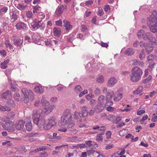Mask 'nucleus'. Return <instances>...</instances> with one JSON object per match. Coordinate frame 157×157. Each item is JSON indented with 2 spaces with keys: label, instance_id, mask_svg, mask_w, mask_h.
I'll return each mask as SVG.
<instances>
[{
  "label": "nucleus",
  "instance_id": "nucleus-47",
  "mask_svg": "<svg viewBox=\"0 0 157 157\" xmlns=\"http://www.w3.org/2000/svg\"><path fill=\"white\" fill-rule=\"evenodd\" d=\"M149 63V64L148 66L149 70L151 71L153 68H154V66L155 65L156 63Z\"/></svg>",
  "mask_w": 157,
  "mask_h": 157
},
{
  "label": "nucleus",
  "instance_id": "nucleus-48",
  "mask_svg": "<svg viewBox=\"0 0 157 157\" xmlns=\"http://www.w3.org/2000/svg\"><path fill=\"white\" fill-rule=\"evenodd\" d=\"M15 114L13 112L11 111L9 112L8 114V116L10 118H13L15 116Z\"/></svg>",
  "mask_w": 157,
  "mask_h": 157
},
{
  "label": "nucleus",
  "instance_id": "nucleus-9",
  "mask_svg": "<svg viewBox=\"0 0 157 157\" xmlns=\"http://www.w3.org/2000/svg\"><path fill=\"white\" fill-rule=\"evenodd\" d=\"M114 94L113 91L111 92H108L106 96V105L108 106L112 105L113 104V102L110 101V99L112 98L113 95Z\"/></svg>",
  "mask_w": 157,
  "mask_h": 157
},
{
  "label": "nucleus",
  "instance_id": "nucleus-22",
  "mask_svg": "<svg viewBox=\"0 0 157 157\" xmlns=\"http://www.w3.org/2000/svg\"><path fill=\"white\" fill-rule=\"evenodd\" d=\"M53 33L54 36L59 37L61 33V29L59 28H54L53 29Z\"/></svg>",
  "mask_w": 157,
  "mask_h": 157
},
{
  "label": "nucleus",
  "instance_id": "nucleus-57",
  "mask_svg": "<svg viewBox=\"0 0 157 157\" xmlns=\"http://www.w3.org/2000/svg\"><path fill=\"white\" fill-rule=\"evenodd\" d=\"M79 113L75 111L74 112V118L75 119H77L78 118V115H79Z\"/></svg>",
  "mask_w": 157,
  "mask_h": 157
},
{
  "label": "nucleus",
  "instance_id": "nucleus-23",
  "mask_svg": "<svg viewBox=\"0 0 157 157\" xmlns=\"http://www.w3.org/2000/svg\"><path fill=\"white\" fill-rule=\"evenodd\" d=\"M25 127L26 130L30 132L31 131L32 129V124L30 121L28 122L25 124Z\"/></svg>",
  "mask_w": 157,
  "mask_h": 157
},
{
  "label": "nucleus",
  "instance_id": "nucleus-59",
  "mask_svg": "<svg viewBox=\"0 0 157 157\" xmlns=\"http://www.w3.org/2000/svg\"><path fill=\"white\" fill-rule=\"evenodd\" d=\"M112 133L110 131H107L106 133V135L108 139H110L111 137Z\"/></svg>",
  "mask_w": 157,
  "mask_h": 157
},
{
  "label": "nucleus",
  "instance_id": "nucleus-27",
  "mask_svg": "<svg viewBox=\"0 0 157 157\" xmlns=\"http://www.w3.org/2000/svg\"><path fill=\"white\" fill-rule=\"evenodd\" d=\"M155 58L154 56L152 54H150L147 57V62L148 63H153Z\"/></svg>",
  "mask_w": 157,
  "mask_h": 157
},
{
  "label": "nucleus",
  "instance_id": "nucleus-41",
  "mask_svg": "<svg viewBox=\"0 0 157 157\" xmlns=\"http://www.w3.org/2000/svg\"><path fill=\"white\" fill-rule=\"evenodd\" d=\"M38 115L37 114V111L36 110L33 111V113L32 119L33 121L34 119H36V118H39L38 117Z\"/></svg>",
  "mask_w": 157,
  "mask_h": 157
},
{
  "label": "nucleus",
  "instance_id": "nucleus-12",
  "mask_svg": "<svg viewBox=\"0 0 157 157\" xmlns=\"http://www.w3.org/2000/svg\"><path fill=\"white\" fill-rule=\"evenodd\" d=\"M17 30H25L26 28V25L23 22H19L16 24L15 26Z\"/></svg>",
  "mask_w": 157,
  "mask_h": 157
},
{
  "label": "nucleus",
  "instance_id": "nucleus-51",
  "mask_svg": "<svg viewBox=\"0 0 157 157\" xmlns=\"http://www.w3.org/2000/svg\"><path fill=\"white\" fill-rule=\"evenodd\" d=\"M8 8L6 6H4L3 8H1L0 9V10L1 11V13H6L8 10Z\"/></svg>",
  "mask_w": 157,
  "mask_h": 157
},
{
  "label": "nucleus",
  "instance_id": "nucleus-46",
  "mask_svg": "<svg viewBox=\"0 0 157 157\" xmlns=\"http://www.w3.org/2000/svg\"><path fill=\"white\" fill-rule=\"evenodd\" d=\"M115 116L113 115H109L107 116V119L109 121H113V119L115 118Z\"/></svg>",
  "mask_w": 157,
  "mask_h": 157
},
{
  "label": "nucleus",
  "instance_id": "nucleus-50",
  "mask_svg": "<svg viewBox=\"0 0 157 157\" xmlns=\"http://www.w3.org/2000/svg\"><path fill=\"white\" fill-rule=\"evenodd\" d=\"M28 90L25 88H23L21 89V92L24 96H27V93Z\"/></svg>",
  "mask_w": 157,
  "mask_h": 157
},
{
  "label": "nucleus",
  "instance_id": "nucleus-35",
  "mask_svg": "<svg viewBox=\"0 0 157 157\" xmlns=\"http://www.w3.org/2000/svg\"><path fill=\"white\" fill-rule=\"evenodd\" d=\"M10 90L13 91V92H17V91L18 90V89L12 83H11L10 84Z\"/></svg>",
  "mask_w": 157,
  "mask_h": 157
},
{
  "label": "nucleus",
  "instance_id": "nucleus-7",
  "mask_svg": "<svg viewBox=\"0 0 157 157\" xmlns=\"http://www.w3.org/2000/svg\"><path fill=\"white\" fill-rule=\"evenodd\" d=\"M48 123L44 127V128L45 130H48L50 129L53 126L55 125L56 123L55 118L52 117L48 119Z\"/></svg>",
  "mask_w": 157,
  "mask_h": 157
},
{
  "label": "nucleus",
  "instance_id": "nucleus-54",
  "mask_svg": "<svg viewBox=\"0 0 157 157\" xmlns=\"http://www.w3.org/2000/svg\"><path fill=\"white\" fill-rule=\"evenodd\" d=\"M121 120V118L120 117H117L116 119L113 121V124H117Z\"/></svg>",
  "mask_w": 157,
  "mask_h": 157
},
{
  "label": "nucleus",
  "instance_id": "nucleus-11",
  "mask_svg": "<svg viewBox=\"0 0 157 157\" xmlns=\"http://www.w3.org/2000/svg\"><path fill=\"white\" fill-rule=\"evenodd\" d=\"M81 113H80L79 116L80 117H85L88 115V112L87 110V108L86 106H84L80 107Z\"/></svg>",
  "mask_w": 157,
  "mask_h": 157
},
{
  "label": "nucleus",
  "instance_id": "nucleus-29",
  "mask_svg": "<svg viewBox=\"0 0 157 157\" xmlns=\"http://www.w3.org/2000/svg\"><path fill=\"white\" fill-rule=\"evenodd\" d=\"M35 91L37 93L41 94L43 92V90L41 87L36 86L35 87Z\"/></svg>",
  "mask_w": 157,
  "mask_h": 157
},
{
  "label": "nucleus",
  "instance_id": "nucleus-4",
  "mask_svg": "<svg viewBox=\"0 0 157 157\" xmlns=\"http://www.w3.org/2000/svg\"><path fill=\"white\" fill-rule=\"evenodd\" d=\"M143 38L144 40H148L152 44H156V39L153 36V34L150 32L145 33L143 35Z\"/></svg>",
  "mask_w": 157,
  "mask_h": 157
},
{
  "label": "nucleus",
  "instance_id": "nucleus-5",
  "mask_svg": "<svg viewBox=\"0 0 157 157\" xmlns=\"http://www.w3.org/2000/svg\"><path fill=\"white\" fill-rule=\"evenodd\" d=\"M2 127L8 132H13L15 130L14 123L12 121L6 123L2 125Z\"/></svg>",
  "mask_w": 157,
  "mask_h": 157
},
{
  "label": "nucleus",
  "instance_id": "nucleus-36",
  "mask_svg": "<svg viewBox=\"0 0 157 157\" xmlns=\"http://www.w3.org/2000/svg\"><path fill=\"white\" fill-rule=\"evenodd\" d=\"M7 103L10 107H14L15 105L14 101L13 100H9L7 101Z\"/></svg>",
  "mask_w": 157,
  "mask_h": 157
},
{
  "label": "nucleus",
  "instance_id": "nucleus-42",
  "mask_svg": "<svg viewBox=\"0 0 157 157\" xmlns=\"http://www.w3.org/2000/svg\"><path fill=\"white\" fill-rule=\"evenodd\" d=\"M53 106H49L45 109V113L46 114L50 113L52 111Z\"/></svg>",
  "mask_w": 157,
  "mask_h": 157
},
{
  "label": "nucleus",
  "instance_id": "nucleus-55",
  "mask_svg": "<svg viewBox=\"0 0 157 157\" xmlns=\"http://www.w3.org/2000/svg\"><path fill=\"white\" fill-rule=\"evenodd\" d=\"M140 44L141 47H144L145 48L147 45V43H145L143 41H141L140 42Z\"/></svg>",
  "mask_w": 157,
  "mask_h": 157
},
{
  "label": "nucleus",
  "instance_id": "nucleus-18",
  "mask_svg": "<svg viewBox=\"0 0 157 157\" xmlns=\"http://www.w3.org/2000/svg\"><path fill=\"white\" fill-rule=\"evenodd\" d=\"M17 10H14L12 11V16H11V21L12 23L15 22L17 19L18 16L17 15Z\"/></svg>",
  "mask_w": 157,
  "mask_h": 157
},
{
  "label": "nucleus",
  "instance_id": "nucleus-64",
  "mask_svg": "<svg viewBox=\"0 0 157 157\" xmlns=\"http://www.w3.org/2000/svg\"><path fill=\"white\" fill-rule=\"evenodd\" d=\"M93 97V95L92 94H89L86 96V98L88 100H89Z\"/></svg>",
  "mask_w": 157,
  "mask_h": 157
},
{
  "label": "nucleus",
  "instance_id": "nucleus-60",
  "mask_svg": "<svg viewBox=\"0 0 157 157\" xmlns=\"http://www.w3.org/2000/svg\"><path fill=\"white\" fill-rule=\"evenodd\" d=\"M87 152H88V155L89 156L91 154H94V152H95V151L92 149H91V150H88L87 151Z\"/></svg>",
  "mask_w": 157,
  "mask_h": 157
},
{
  "label": "nucleus",
  "instance_id": "nucleus-14",
  "mask_svg": "<svg viewBox=\"0 0 157 157\" xmlns=\"http://www.w3.org/2000/svg\"><path fill=\"white\" fill-rule=\"evenodd\" d=\"M27 93H27V96L24 97L25 98V102H28L30 98L32 100L34 99V94L31 90H28Z\"/></svg>",
  "mask_w": 157,
  "mask_h": 157
},
{
  "label": "nucleus",
  "instance_id": "nucleus-1",
  "mask_svg": "<svg viewBox=\"0 0 157 157\" xmlns=\"http://www.w3.org/2000/svg\"><path fill=\"white\" fill-rule=\"evenodd\" d=\"M131 74L130 75V79L133 82H136L140 79L143 71L139 67H135L131 70Z\"/></svg>",
  "mask_w": 157,
  "mask_h": 157
},
{
  "label": "nucleus",
  "instance_id": "nucleus-28",
  "mask_svg": "<svg viewBox=\"0 0 157 157\" xmlns=\"http://www.w3.org/2000/svg\"><path fill=\"white\" fill-rule=\"evenodd\" d=\"M105 97L102 95L100 96L98 99V103L104 105Z\"/></svg>",
  "mask_w": 157,
  "mask_h": 157
},
{
  "label": "nucleus",
  "instance_id": "nucleus-25",
  "mask_svg": "<svg viewBox=\"0 0 157 157\" xmlns=\"http://www.w3.org/2000/svg\"><path fill=\"white\" fill-rule=\"evenodd\" d=\"M11 109L9 107L6 106H2L0 105V110L2 112L10 111Z\"/></svg>",
  "mask_w": 157,
  "mask_h": 157
},
{
  "label": "nucleus",
  "instance_id": "nucleus-32",
  "mask_svg": "<svg viewBox=\"0 0 157 157\" xmlns=\"http://www.w3.org/2000/svg\"><path fill=\"white\" fill-rule=\"evenodd\" d=\"M145 57L144 49H142L139 54V58L140 60H142Z\"/></svg>",
  "mask_w": 157,
  "mask_h": 157
},
{
  "label": "nucleus",
  "instance_id": "nucleus-30",
  "mask_svg": "<svg viewBox=\"0 0 157 157\" xmlns=\"http://www.w3.org/2000/svg\"><path fill=\"white\" fill-rule=\"evenodd\" d=\"M132 65L134 66L138 65L140 66H143L144 64L142 62L138 61L137 59H134L132 61Z\"/></svg>",
  "mask_w": 157,
  "mask_h": 157
},
{
  "label": "nucleus",
  "instance_id": "nucleus-39",
  "mask_svg": "<svg viewBox=\"0 0 157 157\" xmlns=\"http://www.w3.org/2000/svg\"><path fill=\"white\" fill-rule=\"evenodd\" d=\"M97 81L98 83H102L104 81V78L103 76L102 75H100L97 78Z\"/></svg>",
  "mask_w": 157,
  "mask_h": 157
},
{
  "label": "nucleus",
  "instance_id": "nucleus-63",
  "mask_svg": "<svg viewBox=\"0 0 157 157\" xmlns=\"http://www.w3.org/2000/svg\"><path fill=\"white\" fill-rule=\"evenodd\" d=\"M101 45L102 47L107 48L108 46V44L106 43H104L102 41L101 42Z\"/></svg>",
  "mask_w": 157,
  "mask_h": 157
},
{
  "label": "nucleus",
  "instance_id": "nucleus-61",
  "mask_svg": "<svg viewBox=\"0 0 157 157\" xmlns=\"http://www.w3.org/2000/svg\"><path fill=\"white\" fill-rule=\"evenodd\" d=\"M37 134V133H36L31 132L28 134V136L29 137H33L35 136Z\"/></svg>",
  "mask_w": 157,
  "mask_h": 157
},
{
  "label": "nucleus",
  "instance_id": "nucleus-44",
  "mask_svg": "<svg viewBox=\"0 0 157 157\" xmlns=\"http://www.w3.org/2000/svg\"><path fill=\"white\" fill-rule=\"evenodd\" d=\"M104 13L103 10L101 8H98V11L97 14L100 16H102L103 15Z\"/></svg>",
  "mask_w": 157,
  "mask_h": 157
},
{
  "label": "nucleus",
  "instance_id": "nucleus-15",
  "mask_svg": "<svg viewBox=\"0 0 157 157\" xmlns=\"http://www.w3.org/2000/svg\"><path fill=\"white\" fill-rule=\"evenodd\" d=\"M103 105L98 103L94 108L95 111L97 113H99L102 112L104 109Z\"/></svg>",
  "mask_w": 157,
  "mask_h": 157
},
{
  "label": "nucleus",
  "instance_id": "nucleus-40",
  "mask_svg": "<svg viewBox=\"0 0 157 157\" xmlns=\"http://www.w3.org/2000/svg\"><path fill=\"white\" fill-rule=\"evenodd\" d=\"M82 89V87L80 85L76 86L75 88V91L76 93H78L81 91Z\"/></svg>",
  "mask_w": 157,
  "mask_h": 157
},
{
  "label": "nucleus",
  "instance_id": "nucleus-3",
  "mask_svg": "<svg viewBox=\"0 0 157 157\" xmlns=\"http://www.w3.org/2000/svg\"><path fill=\"white\" fill-rule=\"evenodd\" d=\"M148 18L147 24L150 30L154 33H157V21L155 19Z\"/></svg>",
  "mask_w": 157,
  "mask_h": 157
},
{
  "label": "nucleus",
  "instance_id": "nucleus-10",
  "mask_svg": "<svg viewBox=\"0 0 157 157\" xmlns=\"http://www.w3.org/2000/svg\"><path fill=\"white\" fill-rule=\"evenodd\" d=\"M25 124V121L23 120H20L17 121L15 125L16 128L18 130H21L24 128Z\"/></svg>",
  "mask_w": 157,
  "mask_h": 157
},
{
  "label": "nucleus",
  "instance_id": "nucleus-62",
  "mask_svg": "<svg viewBox=\"0 0 157 157\" xmlns=\"http://www.w3.org/2000/svg\"><path fill=\"white\" fill-rule=\"evenodd\" d=\"M100 90L98 88H97L94 90V93L96 95H98L100 94Z\"/></svg>",
  "mask_w": 157,
  "mask_h": 157
},
{
  "label": "nucleus",
  "instance_id": "nucleus-43",
  "mask_svg": "<svg viewBox=\"0 0 157 157\" xmlns=\"http://www.w3.org/2000/svg\"><path fill=\"white\" fill-rule=\"evenodd\" d=\"M47 148L45 146H42L39 147L38 148L35 149L34 151L36 152H38L40 151H43L46 149Z\"/></svg>",
  "mask_w": 157,
  "mask_h": 157
},
{
  "label": "nucleus",
  "instance_id": "nucleus-16",
  "mask_svg": "<svg viewBox=\"0 0 157 157\" xmlns=\"http://www.w3.org/2000/svg\"><path fill=\"white\" fill-rule=\"evenodd\" d=\"M117 82V80L114 77L110 78L108 81L107 86L109 87L113 86L115 85Z\"/></svg>",
  "mask_w": 157,
  "mask_h": 157
},
{
  "label": "nucleus",
  "instance_id": "nucleus-21",
  "mask_svg": "<svg viewBox=\"0 0 157 157\" xmlns=\"http://www.w3.org/2000/svg\"><path fill=\"white\" fill-rule=\"evenodd\" d=\"M134 49L131 48H128L124 51V54L127 56H131L134 53Z\"/></svg>",
  "mask_w": 157,
  "mask_h": 157
},
{
  "label": "nucleus",
  "instance_id": "nucleus-19",
  "mask_svg": "<svg viewBox=\"0 0 157 157\" xmlns=\"http://www.w3.org/2000/svg\"><path fill=\"white\" fill-rule=\"evenodd\" d=\"M66 8V5H62L59 6L56 10V14L57 15L61 14Z\"/></svg>",
  "mask_w": 157,
  "mask_h": 157
},
{
  "label": "nucleus",
  "instance_id": "nucleus-6",
  "mask_svg": "<svg viewBox=\"0 0 157 157\" xmlns=\"http://www.w3.org/2000/svg\"><path fill=\"white\" fill-rule=\"evenodd\" d=\"M33 122L34 123L36 124L40 128L42 126H44L46 124H45V121L43 117L39 116V118H36L34 119Z\"/></svg>",
  "mask_w": 157,
  "mask_h": 157
},
{
  "label": "nucleus",
  "instance_id": "nucleus-8",
  "mask_svg": "<svg viewBox=\"0 0 157 157\" xmlns=\"http://www.w3.org/2000/svg\"><path fill=\"white\" fill-rule=\"evenodd\" d=\"M42 22V21H39L36 19L33 20L31 23V27L34 30H36L40 27V24Z\"/></svg>",
  "mask_w": 157,
  "mask_h": 157
},
{
  "label": "nucleus",
  "instance_id": "nucleus-33",
  "mask_svg": "<svg viewBox=\"0 0 157 157\" xmlns=\"http://www.w3.org/2000/svg\"><path fill=\"white\" fill-rule=\"evenodd\" d=\"M5 44L6 47L9 48L10 49H13V47L12 46V45L10 43L9 40H6L5 42Z\"/></svg>",
  "mask_w": 157,
  "mask_h": 157
},
{
  "label": "nucleus",
  "instance_id": "nucleus-58",
  "mask_svg": "<svg viewBox=\"0 0 157 157\" xmlns=\"http://www.w3.org/2000/svg\"><path fill=\"white\" fill-rule=\"evenodd\" d=\"M88 93L87 92V90H83L82 92H81L80 93V94L79 95V96L80 97H81L83 95L86 94Z\"/></svg>",
  "mask_w": 157,
  "mask_h": 157
},
{
  "label": "nucleus",
  "instance_id": "nucleus-17",
  "mask_svg": "<svg viewBox=\"0 0 157 157\" xmlns=\"http://www.w3.org/2000/svg\"><path fill=\"white\" fill-rule=\"evenodd\" d=\"M11 92L9 90H6L2 95V99H9L12 97L11 94Z\"/></svg>",
  "mask_w": 157,
  "mask_h": 157
},
{
  "label": "nucleus",
  "instance_id": "nucleus-34",
  "mask_svg": "<svg viewBox=\"0 0 157 157\" xmlns=\"http://www.w3.org/2000/svg\"><path fill=\"white\" fill-rule=\"evenodd\" d=\"M27 6V5H24L21 4H18L17 6V8L21 10H24Z\"/></svg>",
  "mask_w": 157,
  "mask_h": 157
},
{
  "label": "nucleus",
  "instance_id": "nucleus-53",
  "mask_svg": "<svg viewBox=\"0 0 157 157\" xmlns=\"http://www.w3.org/2000/svg\"><path fill=\"white\" fill-rule=\"evenodd\" d=\"M75 125V124L72 122H69L68 123L67 125L64 126H66L67 128H70L73 127Z\"/></svg>",
  "mask_w": 157,
  "mask_h": 157
},
{
  "label": "nucleus",
  "instance_id": "nucleus-49",
  "mask_svg": "<svg viewBox=\"0 0 157 157\" xmlns=\"http://www.w3.org/2000/svg\"><path fill=\"white\" fill-rule=\"evenodd\" d=\"M27 17L29 18H32L33 17V13L31 11L27 12L26 13Z\"/></svg>",
  "mask_w": 157,
  "mask_h": 157
},
{
  "label": "nucleus",
  "instance_id": "nucleus-38",
  "mask_svg": "<svg viewBox=\"0 0 157 157\" xmlns=\"http://www.w3.org/2000/svg\"><path fill=\"white\" fill-rule=\"evenodd\" d=\"M151 76L149 75L147 78L144 79L142 81V82L144 84H146L149 82L151 79Z\"/></svg>",
  "mask_w": 157,
  "mask_h": 157
},
{
  "label": "nucleus",
  "instance_id": "nucleus-45",
  "mask_svg": "<svg viewBox=\"0 0 157 157\" xmlns=\"http://www.w3.org/2000/svg\"><path fill=\"white\" fill-rule=\"evenodd\" d=\"M20 95L19 94L16 93H15L14 95H13V97L14 99L16 100L17 101H19V98L20 97Z\"/></svg>",
  "mask_w": 157,
  "mask_h": 157
},
{
  "label": "nucleus",
  "instance_id": "nucleus-52",
  "mask_svg": "<svg viewBox=\"0 0 157 157\" xmlns=\"http://www.w3.org/2000/svg\"><path fill=\"white\" fill-rule=\"evenodd\" d=\"M96 140L98 141H102L103 140V138L102 135L100 134L98 135L96 137Z\"/></svg>",
  "mask_w": 157,
  "mask_h": 157
},
{
  "label": "nucleus",
  "instance_id": "nucleus-31",
  "mask_svg": "<svg viewBox=\"0 0 157 157\" xmlns=\"http://www.w3.org/2000/svg\"><path fill=\"white\" fill-rule=\"evenodd\" d=\"M153 49V47L150 45H147L145 48L146 52L148 54L150 53Z\"/></svg>",
  "mask_w": 157,
  "mask_h": 157
},
{
  "label": "nucleus",
  "instance_id": "nucleus-24",
  "mask_svg": "<svg viewBox=\"0 0 157 157\" xmlns=\"http://www.w3.org/2000/svg\"><path fill=\"white\" fill-rule=\"evenodd\" d=\"M122 94L117 93L114 95L113 100L115 101H119L122 98Z\"/></svg>",
  "mask_w": 157,
  "mask_h": 157
},
{
  "label": "nucleus",
  "instance_id": "nucleus-2",
  "mask_svg": "<svg viewBox=\"0 0 157 157\" xmlns=\"http://www.w3.org/2000/svg\"><path fill=\"white\" fill-rule=\"evenodd\" d=\"M72 115L70 109H67L65 110L59 123L60 125L64 126L67 125L68 123L70 122L72 120Z\"/></svg>",
  "mask_w": 157,
  "mask_h": 157
},
{
  "label": "nucleus",
  "instance_id": "nucleus-37",
  "mask_svg": "<svg viewBox=\"0 0 157 157\" xmlns=\"http://www.w3.org/2000/svg\"><path fill=\"white\" fill-rule=\"evenodd\" d=\"M145 33L144 30H139L137 33V35L138 38H140L142 37H143V35Z\"/></svg>",
  "mask_w": 157,
  "mask_h": 157
},
{
  "label": "nucleus",
  "instance_id": "nucleus-13",
  "mask_svg": "<svg viewBox=\"0 0 157 157\" xmlns=\"http://www.w3.org/2000/svg\"><path fill=\"white\" fill-rule=\"evenodd\" d=\"M13 44L17 47H21L23 42V39L15 38L13 39Z\"/></svg>",
  "mask_w": 157,
  "mask_h": 157
},
{
  "label": "nucleus",
  "instance_id": "nucleus-26",
  "mask_svg": "<svg viewBox=\"0 0 157 157\" xmlns=\"http://www.w3.org/2000/svg\"><path fill=\"white\" fill-rule=\"evenodd\" d=\"M143 89V87L142 86H139L135 91L133 92V93L134 94H139L142 92Z\"/></svg>",
  "mask_w": 157,
  "mask_h": 157
},
{
  "label": "nucleus",
  "instance_id": "nucleus-20",
  "mask_svg": "<svg viewBox=\"0 0 157 157\" xmlns=\"http://www.w3.org/2000/svg\"><path fill=\"white\" fill-rule=\"evenodd\" d=\"M63 26L65 27V29L66 30L69 31L72 29V26L69 21L64 20L63 21Z\"/></svg>",
  "mask_w": 157,
  "mask_h": 157
},
{
  "label": "nucleus",
  "instance_id": "nucleus-56",
  "mask_svg": "<svg viewBox=\"0 0 157 157\" xmlns=\"http://www.w3.org/2000/svg\"><path fill=\"white\" fill-rule=\"evenodd\" d=\"M33 9H36L37 11H40L41 10V7L38 5H36V6H33Z\"/></svg>",
  "mask_w": 157,
  "mask_h": 157
}]
</instances>
